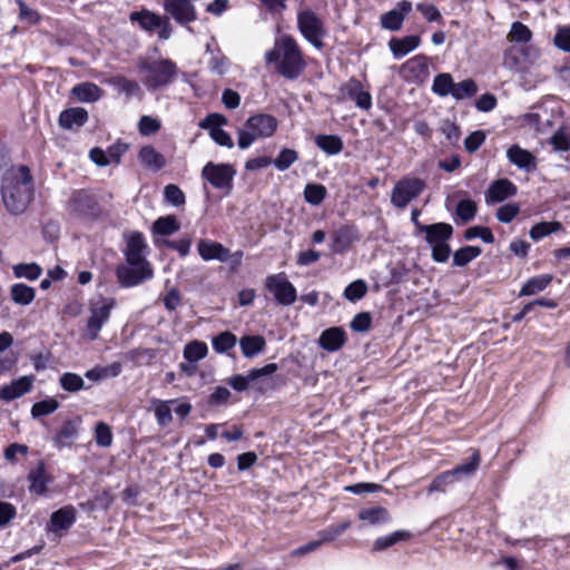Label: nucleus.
I'll return each instance as SVG.
<instances>
[{"mask_svg":"<svg viewBox=\"0 0 570 570\" xmlns=\"http://www.w3.org/2000/svg\"><path fill=\"white\" fill-rule=\"evenodd\" d=\"M138 159L145 168L154 171L161 170L167 163L165 156L151 145H145L139 149Z\"/></svg>","mask_w":570,"mask_h":570,"instance_id":"c756f323","label":"nucleus"},{"mask_svg":"<svg viewBox=\"0 0 570 570\" xmlns=\"http://www.w3.org/2000/svg\"><path fill=\"white\" fill-rule=\"evenodd\" d=\"M278 128V120L275 116L257 112L248 117L244 127L238 130L237 144L240 149H247L258 139H266L274 136Z\"/></svg>","mask_w":570,"mask_h":570,"instance_id":"39448f33","label":"nucleus"},{"mask_svg":"<svg viewBox=\"0 0 570 570\" xmlns=\"http://www.w3.org/2000/svg\"><path fill=\"white\" fill-rule=\"evenodd\" d=\"M197 250L199 256L206 262L213 259L227 262L229 257V249L227 247L210 239H200L197 244Z\"/></svg>","mask_w":570,"mask_h":570,"instance_id":"393cba45","label":"nucleus"},{"mask_svg":"<svg viewBox=\"0 0 570 570\" xmlns=\"http://www.w3.org/2000/svg\"><path fill=\"white\" fill-rule=\"evenodd\" d=\"M278 370L276 363H268L261 368H252L246 376L237 374L228 380V384L237 392L246 391L250 382L274 374Z\"/></svg>","mask_w":570,"mask_h":570,"instance_id":"412c9836","label":"nucleus"},{"mask_svg":"<svg viewBox=\"0 0 570 570\" xmlns=\"http://www.w3.org/2000/svg\"><path fill=\"white\" fill-rule=\"evenodd\" d=\"M175 402H176L175 400H169V401L157 400L156 401V406H155L154 412H155V417L157 420V423L159 425L166 426L173 421L170 404H173Z\"/></svg>","mask_w":570,"mask_h":570,"instance_id":"603ef678","label":"nucleus"},{"mask_svg":"<svg viewBox=\"0 0 570 570\" xmlns=\"http://www.w3.org/2000/svg\"><path fill=\"white\" fill-rule=\"evenodd\" d=\"M239 346L243 355L252 358L265 350L266 341L262 335H244L239 340Z\"/></svg>","mask_w":570,"mask_h":570,"instance_id":"72a5a7b5","label":"nucleus"},{"mask_svg":"<svg viewBox=\"0 0 570 570\" xmlns=\"http://www.w3.org/2000/svg\"><path fill=\"white\" fill-rule=\"evenodd\" d=\"M532 39V31L528 26L520 21L512 23L510 32L508 33V40L517 43H527Z\"/></svg>","mask_w":570,"mask_h":570,"instance_id":"09e8293b","label":"nucleus"},{"mask_svg":"<svg viewBox=\"0 0 570 570\" xmlns=\"http://www.w3.org/2000/svg\"><path fill=\"white\" fill-rule=\"evenodd\" d=\"M116 306V299L112 297L99 296L97 301H91L89 305L90 315L87 320L86 330L88 337L95 341L99 336L102 326L109 321L111 311Z\"/></svg>","mask_w":570,"mask_h":570,"instance_id":"1a4fd4ad","label":"nucleus"},{"mask_svg":"<svg viewBox=\"0 0 570 570\" xmlns=\"http://www.w3.org/2000/svg\"><path fill=\"white\" fill-rule=\"evenodd\" d=\"M11 299L19 305H29L36 297V289L23 283L13 284L10 287Z\"/></svg>","mask_w":570,"mask_h":570,"instance_id":"58836bf2","label":"nucleus"},{"mask_svg":"<svg viewBox=\"0 0 570 570\" xmlns=\"http://www.w3.org/2000/svg\"><path fill=\"white\" fill-rule=\"evenodd\" d=\"M80 425V416H75L63 421L62 424L56 430V433L52 438L55 446L58 449L72 446L78 439Z\"/></svg>","mask_w":570,"mask_h":570,"instance_id":"f3484780","label":"nucleus"},{"mask_svg":"<svg viewBox=\"0 0 570 570\" xmlns=\"http://www.w3.org/2000/svg\"><path fill=\"white\" fill-rule=\"evenodd\" d=\"M469 459L451 469L452 474L456 479V481H461L463 479H469L475 475L480 465H481V452L479 449H470Z\"/></svg>","mask_w":570,"mask_h":570,"instance_id":"bb28decb","label":"nucleus"},{"mask_svg":"<svg viewBox=\"0 0 570 570\" xmlns=\"http://www.w3.org/2000/svg\"><path fill=\"white\" fill-rule=\"evenodd\" d=\"M42 273L41 267L36 263L30 264H18L13 267V274L18 278H27L29 281H36Z\"/></svg>","mask_w":570,"mask_h":570,"instance_id":"5fc2aeb1","label":"nucleus"},{"mask_svg":"<svg viewBox=\"0 0 570 570\" xmlns=\"http://www.w3.org/2000/svg\"><path fill=\"white\" fill-rule=\"evenodd\" d=\"M129 20L132 23H138L144 31H156L161 40L169 39L173 32V27L168 16H160L148 9L130 12Z\"/></svg>","mask_w":570,"mask_h":570,"instance_id":"9d476101","label":"nucleus"},{"mask_svg":"<svg viewBox=\"0 0 570 570\" xmlns=\"http://www.w3.org/2000/svg\"><path fill=\"white\" fill-rule=\"evenodd\" d=\"M403 79L411 83L421 85L430 76L429 59L424 55H416L406 60L401 67Z\"/></svg>","mask_w":570,"mask_h":570,"instance_id":"dca6fc26","label":"nucleus"},{"mask_svg":"<svg viewBox=\"0 0 570 570\" xmlns=\"http://www.w3.org/2000/svg\"><path fill=\"white\" fill-rule=\"evenodd\" d=\"M314 142L321 150L330 156L340 154L344 148V142L337 135H316Z\"/></svg>","mask_w":570,"mask_h":570,"instance_id":"c9c22d12","label":"nucleus"},{"mask_svg":"<svg viewBox=\"0 0 570 570\" xmlns=\"http://www.w3.org/2000/svg\"><path fill=\"white\" fill-rule=\"evenodd\" d=\"M550 142L557 151L570 150V136L562 129H559L553 134Z\"/></svg>","mask_w":570,"mask_h":570,"instance_id":"774afa93","label":"nucleus"},{"mask_svg":"<svg viewBox=\"0 0 570 570\" xmlns=\"http://www.w3.org/2000/svg\"><path fill=\"white\" fill-rule=\"evenodd\" d=\"M518 193L517 186L508 178H501L492 181L485 191L487 204H498L505 199L515 196Z\"/></svg>","mask_w":570,"mask_h":570,"instance_id":"4be33fe9","label":"nucleus"},{"mask_svg":"<svg viewBox=\"0 0 570 570\" xmlns=\"http://www.w3.org/2000/svg\"><path fill=\"white\" fill-rule=\"evenodd\" d=\"M35 377L32 375L21 376L0 387V400L11 402L29 393L32 389Z\"/></svg>","mask_w":570,"mask_h":570,"instance_id":"5701e85b","label":"nucleus"},{"mask_svg":"<svg viewBox=\"0 0 570 570\" xmlns=\"http://www.w3.org/2000/svg\"><path fill=\"white\" fill-rule=\"evenodd\" d=\"M67 212L79 219L98 220L102 216V207L97 195L87 188L75 189L66 203Z\"/></svg>","mask_w":570,"mask_h":570,"instance_id":"423d86ee","label":"nucleus"},{"mask_svg":"<svg viewBox=\"0 0 570 570\" xmlns=\"http://www.w3.org/2000/svg\"><path fill=\"white\" fill-rule=\"evenodd\" d=\"M426 184L417 177H403L394 185L391 194V203L399 209H404L417 198L425 189Z\"/></svg>","mask_w":570,"mask_h":570,"instance_id":"9b49d317","label":"nucleus"},{"mask_svg":"<svg viewBox=\"0 0 570 570\" xmlns=\"http://www.w3.org/2000/svg\"><path fill=\"white\" fill-rule=\"evenodd\" d=\"M358 518L360 520L367 521L371 524H377L390 521V513L383 507H375L361 510Z\"/></svg>","mask_w":570,"mask_h":570,"instance_id":"79ce46f5","label":"nucleus"},{"mask_svg":"<svg viewBox=\"0 0 570 570\" xmlns=\"http://www.w3.org/2000/svg\"><path fill=\"white\" fill-rule=\"evenodd\" d=\"M476 92V82L473 79L469 78L458 83L454 82L451 96L456 100H464L475 96Z\"/></svg>","mask_w":570,"mask_h":570,"instance_id":"c03bdc74","label":"nucleus"},{"mask_svg":"<svg viewBox=\"0 0 570 570\" xmlns=\"http://www.w3.org/2000/svg\"><path fill=\"white\" fill-rule=\"evenodd\" d=\"M111 85L128 97L140 92V86L136 80L128 79L125 76H115L110 80Z\"/></svg>","mask_w":570,"mask_h":570,"instance_id":"3c124183","label":"nucleus"},{"mask_svg":"<svg viewBox=\"0 0 570 570\" xmlns=\"http://www.w3.org/2000/svg\"><path fill=\"white\" fill-rule=\"evenodd\" d=\"M520 213V207L515 203L502 205L497 210V218L501 223L512 222Z\"/></svg>","mask_w":570,"mask_h":570,"instance_id":"69168bd1","label":"nucleus"},{"mask_svg":"<svg viewBox=\"0 0 570 570\" xmlns=\"http://www.w3.org/2000/svg\"><path fill=\"white\" fill-rule=\"evenodd\" d=\"M346 340V333L342 327H330L322 332L318 342L325 351L336 352L344 346Z\"/></svg>","mask_w":570,"mask_h":570,"instance_id":"c85d7f7f","label":"nucleus"},{"mask_svg":"<svg viewBox=\"0 0 570 570\" xmlns=\"http://www.w3.org/2000/svg\"><path fill=\"white\" fill-rule=\"evenodd\" d=\"M264 288L283 306L293 305L297 299V291L284 272L266 276Z\"/></svg>","mask_w":570,"mask_h":570,"instance_id":"f8f14e48","label":"nucleus"},{"mask_svg":"<svg viewBox=\"0 0 570 570\" xmlns=\"http://www.w3.org/2000/svg\"><path fill=\"white\" fill-rule=\"evenodd\" d=\"M358 239L360 233L357 227L354 225H343L332 235L331 250L334 254H344Z\"/></svg>","mask_w":570,"mask_h":570,"instance_id":"6ab92c4d","label":"nucleus"},{"mask_svg":"<svg viewBox=\"0 0 570 570\" xmlns=\"http://www.w3.org/2000/svg\"><path fill=\"white\" fill-rule=\"evenodd\" d=\"M350 527H351L350 521H344V522H341L337 524H332L320 532V535H321L320 541H322V543L333 541L337 537L343 534Z\"/></svg>","mask_w":570,"mask_h":570,"instance_id":"680f3d73","label":"nucleus"},{"mask_svg":"<svg viewBox=\"0 0 570 570\" xmlns=\"http://www.w3.org/2000/svg\"><path fill=\"white\" fill-rule=\"evenodd\" d=\"M237 343L235 334L225 331L214 336L212 340L213 348L216 353L223 354L232 350Z\"/></svg>","mask_w":570,"mask_h":570,"instance_id":"a18cd8bd","label":"nucleus"},{"mask_svg":"<svg viewBox=\"0 0 570 570\" xmlns=\"http://www.w3.org/2000/svg\"><path fill=\"white\" fill-rule=\"evenodd\" d=\"M164 198L174 206H181L186 202L184 191L175 184H168L164 188Z\"/></svg>","mask_w":570,"mask_h":570,"instance_id":"e2e57ef3","label":"nucleus"},{"mask_svg":"<svg viewBox=\"0 0 570 570\" xmlns=\"http://www.w3.org/2000/svg\"><path fill=\"white\" fill-rule=\"evenodd\" d=\"M33 178L27 165L11 167L6 171L1 183L2 202L13 215L26 212L33 198Z\"/></svg>","mask_w":570,"mask_h":570,"instance_id":"f03ea898","label":"nucleus"},{"mask_svg":"<svg viewBox=\"0 0 570 570\" xmlns=\"http://www.w3.org/2000/svg\"><path fill=\"white\" fill-rule=\"evenodd\" d=\"M411 538L412 533L410 531L397 530L387 535L377 538L373 543V550L383 551L401 541H409Z\"/></svg>","mask_w":570,"mask_h":570,"instance_id":"4c0bfd02","label":"nucleus"},{"mask_svg":"<svg viewBox=\"0 0 570 570\" xmlns=\"http://www.w3.org/2000/svg\"><path fill=\"white\" fill-rule=\"evenodd\" d=\"M102 89L94 82H81L71 89V95L80 102H96L102 97Z\"/></svg>","mask_w":570,"mask_h":570,"instance_id":"2f4dec72","label":"nucleus"},{"mask_svg":"<svg viewBox=\"0 0 570 570\" xmlns=\"http://www.w3.org/2000/svg\"><path fill=\"white\" fill-rule=\"evenodd\" d=\"M265 61L288 80L297 79L307 67L305 55L292 35L277 37L274 47L265 53Z\"/></svg>","mask_w":570,"mask_h":570,"instance_id":"7ed1b4c3","label":"nucleus"},{"mask_svg":"<svg viewBox=\"0 0 570 570\" xmlns=\"http://www.w3.org/2000/svg\"><path fill=\"white\" fill-rule=\"evenodd\" d=\"M137 71L148 90H157L171 85L179 70L177 63L169 58L140 57L137 60Z\"/></svg>","mask_w":570,"mask_h":570,"instance_id":"20e7f679","label":"nucleus"},{"mask_svg":"<svg viewBox=\"0 0 570 570\" xmlns=\"http://www.w3.org/2000/svg\"><path fill=\"white\" fill-rule=\"evenodd\" d=\"M17 3L19 7L20 20L26 21L29 24H37L40 22L41 16L37 10L28 7L22 0H18Z\"/></svg>","mask_w":570,"mask_h":570,"instance_id":"338daca9","label":"nucleus"},{"mask_svg":"<svg viewBox=\"0 0 570 570\" xmlns=\"http://www.w3.org/2000/svg\"><path fill=\"white\" fill-rule=\"evenodd\" d=\"M507 157L510 163L528 173L537 168L535 157L527 149L521 148L519 145H512L507 150Z\"/></svg>","mask_w":570,"mask_h":570,"instance_id":"cd10ccee","label":"nucleus"},{"mask_svg":"<svg viewBox=\"0 0 570 570\" xmlns=\"http://www.w3.org/2000/svg\"><path fill=\"white\" fill-rule=\"evenodd\" d=\"M552 275L542 274L529 278L522 286L519 296H531L544 291L552 282Z\"/></svg>","mask_w":570,"mask_h":570,"instance_id":"e433bc0d","label":"nucleus"},{"mask_svg":"<svg viewBox=\"0 0 570 570\" xmlns=\"http://www.w3.org/2000/svg\"><path fill=\"white\" fill-rule=\"evenodd\" d=\"M297 29L303 38L318 50L324 48L323 38L326 36V28L323 19L312 9H304L297 12Z\"/></svg>","mask_w":570,"mask_h":570,"instance_id":"6e6552de","label":"nucleus"},{"mask_svg":"<svg viewBox=\"0 0 570 570\" xmlns=\"http://www.w3.org/2000/svg\"><path fill=\"white\" fill-rule=\"evenodd\" d=\"M61 387L67 392H78L85 389V382L82 377L76 373L67 372L63 373L59 379Z\"/></svg>","mask_w":570,"mask_h":570,"instance_id":"6e6d98bb","label":"nucleus"},{"mask_svg":"<svg viewBox=\"0 0 570 570\" xmlns=\"http://www.w3.org/2000/svg\"><path fill=\"white\" fill-rule=\"evenodd\" d=\"M208 353L206 343L200 341H193L185 345L184 357L188 363H196L203 360Z\"/></svg>","mask_w":570,"mask_h":570,"instance_id":"37998d69","label":"nucleus"},{"mask_svg":"<svg viewBox=\"0 0 570 570\" xmlns=\"http://www.w3.org/2000/svg\"><path fill=\"white\" fill-rule=\"evenodd\" d=\"M454 229L449 223H434L421 227V235L424 234L425 242L431 246L432 259L436 263H445L451 255L449 240Z\"/></svg>","mask_w":570,"mask_h":570,"instance_id":"0eeeda50","label":"nucleus"},{"mask_svg":"<svg viewBox=\"0 0 570 570\" xmlns=\"http://www.w3.org/2000/svg\"><path fill=\"white\" fill-rule=\"evenodd\" d=\"M161 127V122L157 118L142 116L138 122V130L141 136H150L156 134Z\"/></svg>","mask_w":570,"mask_h":570,"instance_id":"0e129e2a","label":"nucleus"},{"mask_svg":"<svg viewBox=\"0 0 570 570\" xmlns=\"http://www.w3.org/2000/svg\"><path fill=\"white\" fill-rule=\"evenodd\" d=\"M559 230H563V225L560 222H541L533 225L529 234L532 240L538 242L543 237Z\"/></svg>","mask_w":570,"mask_h":570,"instance_id":"ea45409f","label":"nucleus"},{"mask_svg":"<svg viewBox=\"0 0 570 570\" xmlns=\"http://www.w3.org/2000/svg\"><path fill=\"white\" fill-rule=\"evenodd\" d=\"M59 407V402L49 397L39 402H36L31 407V415L37 419L53 413Z\"/></svg>","mask_w":570,"mask_h":570,"instance_id":"4d7b16f0","label":"nucleus"},{"mask_svg":"<svg viewBox=\"0 0 570 570\" xmlns=\"http://www.w3.org/2000/svg\"><path fill=\"white\" fill-rule=\"evenodd\" d=\"M453 86L454 81L450 73H439L434 77L432 91L440 97H446L452 94Z\"/></svg>","mask_w":570,"mask_h":570,"instance_id":"49530a36","label":"nucleus"},{"mask_svg":"<svg viewBox=\"0 0 570 570\" xmlns=\"http://www.w3.org/2000/svg\"><path fill=\"white\" fill-rule=\"evenodd\" d=\"M412 11V3L403 0L396 3V7L380 18L381 27L390 31H399L404 22L405 17Z\"/></svg>","mask_w":570,"mask_h":570,"instance_id":"aec40b11","label":"nucleus"},{"mask_svg":"<svg viewBox=\"0 0 570 570\" xmlns=\"http://www.w3.org/2000/svg\"><path fill=\"white\" fill-rule=\"evenodd\" d=\"M367 293V284L363 279L350 283L344 289V297L350 302L362 299Z\"/></svg>","mask_w":570,"mask_h":570,"instance_id":"864d4df0","label":"nucleus"},{"mask_svg":"<svg viewBox=\"0 0 570 570\" xmlns=\"http://www.w3.org/2000/svg\"><path fill=\"white\" fill-rule=\"evenodd\" d=\"M235 174L232 165L212 161L207 163L202 170V177L217 189L232 188Z\"/></svg>","mask_w":570,"mask_h":570,"instance_id":"2eb2a0df","label":"nucleus"},{"mask_svg":"<svg viewBox=\"0 0 570 570\" xmlns=\"http://www.w3.org/2000/svg\"><path fill=\"white\" fill-rule=\"evenodd\" d=\"M420 36L411 35L403 38H392L389 47L394 58L400 59L420 46Z\"/></svg>","mask_w":570,"mask_h":570,"instance_id":"7c9ffc66","label":"nucleus"},{"mask_svg":"<svg viewBox=\"0 0 570 570\" xmlns=\"http://www.w3.org/2000/svg\"><path fill=\"white\" fill-rule=\"evenodd\" d=\"M148 245L141 232H131L126 237L124 256L126 264H119L115 274L120 287L129 288L151 279L154 269L147 259Z\"/></svg>","mask_w":570,"mask_h":570,"instance_id":"f257e3e1","label":"nucleus"},{"mask_svg":"<svg viewBox=\"0 0 570 570\" xmlns=\"http://www.w3.org/2000/svg\"><path fill=\"white\" fill-rule=\"evenodd\" d=\"M463 236L466 240H471V239L479 237L487 244L494 243V235H493L491 228L485 227V226L469 227L468 229H465Z\"/></svg>","mask_w":570,"mask_h":570,"instance_id":"052dcab7","label":"nucleus"},{"mask_svg":"<svg viewBox=\"0 0 570 570\" xmlns=\"http://www.w3.org/2000/svg\"><path fill=\"white\" fill-rule=\"evenodd\" d=\"M114 440L111 428L105 422H98L95 426V441L101 448H108Z\"/></svg>","mask_w":570,"mask_h":570,"instance_id":"bf43d9fd","label":"nucleus"},{"mask_svg":"<svg viewBox=\"0 0 570 570\" xmlns=\"http://www.w3.org/2000/svg\"><path fill=\"white\" fill-rule=\"evenodd\" d=\"M77 519V511L73 505H65L52 512L47 530L58 535H62L68 531Z\"/></svg>","mask_w":570,"mask_h":570,"instance_id":"a211bd4d","label":"nucleus"},{"mask_svg":"<svg viewBox=\"0 0 570 570\" xmlns=\"http://www.w3.org/2000/svg\"><path fill=\"white\" fill-rule=\"evenodd\" d=\"M163 7L167 16L181 27L198 19L197 9L190 0H164Z\"/></svg>","mask_w":570,"mask_h":570,"instance_id":"4468645a","label":"nucleus"},{"mask_svg":"<svg viewBox=\"0 0 570 570\" xmlns=\"http://www.w3.org/2000/svg\"><path fill=\"white\" fill-rule=\"evenodd\" d=\"M298 159L296 150L291 148H284L279 151L278 156L273 160L274 166L278 170L288 169Z\"/></svg>","mask_w":570,"mask_h":570,"instance_id":"13d9d810","label":"nucleus"},{"mask_svg":"<svg viewBox=\"0 0 570 570\" xmlns=\"http://www.w3.org/2000/svg\"><path fill=\"white\" fill-rule=\"evenodd\" d=\"M327 196V189L322 184H307L304 189L305 200L313 205H320Z\"/></svg>","mask_w":570,"mask_h":570,"instance_id":"de8ad7c7","label":"nucleus"},{"mask_svg":"<svg viewBox=\"0 0 570 570\" xmlns=\"http://www.w3.org/2000/svg\"><path fill=\"white\" fill-rule=\"evenodd\" d=\"M29 491L37 495H45L47 493L48 484L53 481L50 473L46 469V463L39 461L37 466L28 474Z\"/></svg>","mask_w":570,"mask_h":570,"instance_id":"b1692460","label":"nucleus"},{"mask_svg":"<svg viewBox=\"0 0 570 570\" xmlns=\"http://www.w3.org/2000/svg\"><path fill=\"white\" fill-rule=\"evenodd\" d=\"M340 96L343 100L353 101L356 107L362 110L368 111L373 105L370 86L363 83L356 77H351L347 81L341 85Z\"/></svg>","mask_w":570,"mask_h":570,"instance_id":"ddd939ff","label":"nucleus"},{"mask_svg":"<svg viewBox=\"0 0 570 570\" xmlns=\"http://www.w3.org/2000/svg\"><path fill=\"white\" fill-rule=\"evenodd\" d=\"M179 229L180 223L175 215L160 216L151 226L153 234L158 236H170Z\"/></svg>","mask_w":570,"mask_h":570,"instance_id":"f704fd0d","label":"nucleus"},{"mask_svg":"<svg viewBox=\"0 0 570 570\" xmlns=\"http://www.w3.org/2000/svg\"><path fill=\"white\" fill-rule=\"evenodd\" d=\"M482 253V249L479 246H463L454 252L453 254V265L458 267H464L470 262L479 257Z\"/></svg>","mask_w":570,"mask_h":570,"instance_id":"a19ab883","label":"nucleus"},{"mask_svg":"<svg viewBox=\"0 0 570 570\" xmlns=\"http://www.w3.org/2000/svg\"><path fill=\"white\" fill-rule=\"evenodd\" d=\"M89 119L88 111L82 107H71L62 110L59 115V126L71 130L75 127H82Z\"/></svg>","mask_w":570,"mask_h":570,"instance_id":"a878e982","label":"nucleus"},{"mask_svg":"<svg viewBox=\"0 0 570 570\" xmlns=\"http://www.w3.org/2000/svg\"><path fill=\"white\" fill-rule=\"evenodd\" d=\"M458 482L451 470L438 474L428 488V493L445 492L450 485Z\"/></svg>","mask_w":570,"mask_h":570,"instance_id":"8fccbe9b","label":"nucleus"},{"mask_svg":"<svg viewBox=\"0 0 570 570\" xmlns=\"http://www.w3.org/2000/svg\"><path fill=\"white\" fill-rule=\"evenodd\" d=\"M478 213V205L471 198H464L459 200L455 210L453 213L454 222L459 224H466L474 219Z\"/></svg>","mask_w":570,"mask_h":570,"instance_id":"473e14b6","label":"nucleus"}]
</instances>
